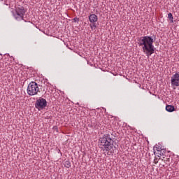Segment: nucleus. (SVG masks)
Here are the masks:
<instances>
[{"label":"nucleus","instance_id":"11","mask_svg":"<svg viewBox=\"0 0 179 179\" xmlns=\"http://www.w3.org/2000/svg\"><path fill=\"white\" fill-rule=\"evenodd\" d=\"M66 167H67L68 169H69V167H71V162L66 161Z\"/></svg>","mask_w":179,"mask_h":179},{"label":"nucleus","instance_id":"6","mask_svg":"<svg viewBox=\"0 0 179 179\" xmlns=\"http://www.w3.org/2000/svg\"><path fill=\"white\" fill-rule=\"evenodd\" d=\"M171 86H179V72L173 74L171 78Z\"/></svg>","mask_w":179,"mask_h":179},{"label":"nucleus","instance_id":"4","mask_svg":"<svg viewBox=\"0 0 179 179\" xmlns=\"http://www.w3.org/2000/svg\"><path fill=\"white\" fill-rule=\"evenodd\" d=\"M35 107L39 111L44 110V108L47 107V100H45L44 98H40L39 99L36 100Z\"/></svg>","mask_w":179,"mask_h":179},{"label":"nucleus","instance_id":"13","mask_svg":"<svg viewBox=\"0 0 179 179\" xmlns=\"http://www.w3.org/2000/svg\"><path fill=\"white\" fill-rule=\"evenodd\" d=\"M0 55H2V54L0 53Z\"/></svg>","mask_w":179,"mask_h":179},{"label":"nucleus","instance_id":"2","mask_svg":"<svg viewBox=\"0 0 179 179\" xmlns=\"http://www.w3.org/2000/svg\"><path fill=\"white\" fill-rule=\"evenodd\" d=\"M113 143V139L107 136H103L99 139V145L102 150H105L108 152V155H110V153H114V149H113L114 145Z\"/></svg>","mask_w":179,"mask_h":179},{"label":"nucleus","instance_id":"1","mask_svg":"<svg viewBox=\"0 0 179 179\" xmlns=\"http://www.w3.org/2000/svg\"><path fill=\"white\" fill-rule=\"evenodd\" d=\"M153 38L149 36H142L138 40V45L142 47L143 52H144L148 58L152 54H155V45H153Z\"/></svg>","mask_w":179,"mask_h":179},{"label":"nucleus","instance_id":"5","mask_svg":"<svg viewBox=\"0 0 179 179\" xmlns=\"http://www.w3.org/2000/svg\"><path fill=\"white\" fill-rule=\"evenodd\" d=\"M26 11L24 10V7H17L15 9V14L14 15V17H15L16 20H23V17L24 16V13Z\"/></svg>","mask_w":179,"mask_h":179},{"label":"nucleus","instance_id":"7","mask_svg":"<svg viewBox=\"0 0 179 179\" xmlns=\"http://www.w3.org/2000/svg\"><path fill=\"white\" fill-rule=\"evenodd\" d=\"M89 20L90 23H96L99 20V17L96 15V14H91L89 16Z\"/></svg>","mask_w":179,"mask_h":179},{"label":"nucleus","instance_id":"9","mask_svg":"<svg viewBox=\"0 0 179 179\" xmlns=\"http://www.w3.org/2000/svg\"><path fill=\"white\" fill-rule=\"evenodd\" d=\"M90 28L92 29V30H96V22L92 23V24H90Z\"/></svg>","mask_w":179,"mask_h":179},{"label":"nucleus","instance_id":"12","mask_svg":"<svg viewBox=\"0 0 179 179\" xmlns=\"http://www.w3.org/2000/svg\"><path fill=\"white\" fill-rule=\"evenodd\" d=\"M157 152H160V149L157 148Z\"/></svg>","mask_w":179,"mask_h":179},{"label":"nucleus","instance_id":"10","mask_svg":"<svg viewBox=\"0 0 179 179\" xmlns=\"http://www.w3.org/2000/svg\"><path fill=\"white\" fill-rule=\"evenodd\" d=\"M168 17H169V19H170V20H171V22H173V20L174 19V18L173 17V14L169 13V14L168 15Z\"/></svg>","mask_w":179,"mask_h":179},{"label":"nucleus","instance_id":"8","mask_svg":"<svg viewBox=\"0 0 179 179\" xmlns=\"http://www.w3.org/2000/svg\"><path fill=\"white\" fill-rule=\"evenodd\" d=\"M166 110L169 113H173L175 110L174 106L172 105H168L166 106Z\"/></svg>","mask_w":179,"mask_h":179},{"label":"nucleus","instance_id":"3","mask_svg":"<svg viewBox=\"0 0 179 179\" xmlns=\"http://www.w3.org/2000/svg\"><path fill=\"white\" fill-rule=\"evenodd\" d=\"M27 92L29 96H37L38 94V92H40L38 84H37V83L34 81L29 83L27 89Z\"/></svg>","mask_w":179,"mask_h":179}]
</instances>
